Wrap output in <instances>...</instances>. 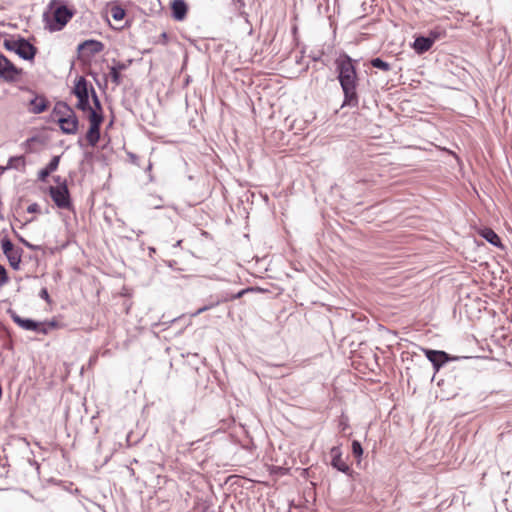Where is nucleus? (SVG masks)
Instances as JSON below:
<instances>
[{
	"mask_svg": "<svg viewBox=\"0 0 512 512\" xmlns=\"http://www.w3.org/2000/svg\"><path fill=\"white\" fill-rule=\"evenodd\" d=\"M338 80L344 94L342 107H358L359 99L357 94L358 75L353 60L348 55L340 56L336 60Z\"/></svg>",
	"mask_w": 512,
	"mask_h": 512,
	"instance_id": "f257e3e1",
	"label": "nucleus"
},
{
	"mask_svg": "<svg viewBox=\"0 0 512 512\" xmlns=\"http://www.w3.org/2000/svg\"><path fill=\"white\" fill-rule=\"evenodd\" d=\"M48 8L52 15L51 18L47 20L50 31L62 30L74 15V11L66 5L60 4L59 0H51Z\"/></svg>",
	"mask_w": 512,
	"mask_h": 512,
	"instance_id": "f03ea898",
	"label": "nucleus"
},
{
	"mask_svg": "<svg viewBox=\"0 0 512 512\" xmlns=\"http://www.w3.org/2000/svg\"><path fill=\"white\" fill-rule=\"evenodd\" d=\"M95 91L91 83H89L84 76L76 78L72 93L77 97L78 101L76 108L85 112L89 108V97Z\"/></svg>",
	"mask_w": 512,
	"mask_h": 512,
	"instance_id": "7ed1b4c3",
	"label": "nucleus"
},
{
	"mask_svg": "<svg viewBox=\"0 0 512 512\" xmlns=\"http://www.w3.org/2000/svg\"><path fill=\"white\" fill-rule=\"evenodd\" d=\"M54 179L58 185L49 187L50 197L58 208L72 210L73 204L66 181L60 182L59 176L55 177Z\"/></svg>",
	"mask_w": 512,
	"mask_h": 512,
	"instance_id": "20e7f679",
	"label": "nucleus"
},
{
	"mask_svg": "<svg viewBox=\"0 0 512 512\" xmlns=\"http://www.w3.org/2000/svg\"><path fill=\"white\" fill-rule=\"evenodd\" d=\"M8 313H9L10 317L12 318V320L18 326H20L22 329L27 330V331H35L37 333L45 335L49 332V330L51 328H55L57 325L56 322H54V321L49 322V323H42V322H37L32 319L22 318L13 310H8Z\"/></svg>",
	"mask_w": 512,
	"mask_h": 512,
	"instance_id": "39448f33",
	"label": "nucleus"
},
{
	"mask_svg": "<svg viewBox=\"0 0 512 512\" xmlns=\"http://www.w3.org/2000/svg\"><path fill=\"white\" fill-rule=\"evenodd\" d=\"M23 70L16 67L5 55L0 54V78L8 83L19 80Z\"/></svg>",
	"mask_w": 512,
	"mask_h": 512,
	"instance_id": "423d86ee",
	"label": "nucleus"
},
{
	"mask_svg": "<svg viewBox=\"0 0 512 512\" xmlns=\"http://www.w3.org/2000/svg\"><path fill=\"white\" fill-rule=\"evenodd\" d=\"M423 352L427 359L432 363L435 372H438L445 363L459 359V357L451 356L442 350L424 348Z\"/></svg>",
	"mask_w": 512,
	"mask_h": 512,
	"instance_id": "0eeeda50",
	"label": "nucleus"
},
{
	"mask_svg": "<svg viewBox=\"0 0 512 512\" xmlns=\"http://www.w3.org/2000/svg\"><path fill=\"white\" fill-rule=\"evenodd\" d=\"M1 248L3 250L4 255L6 256L10 266L14 270H18L21 263V249H15L11 240L7 237H4L1 240Z\"/></svg>",
	"mask_w": 512,
	"mask_h": 512,
	"instance_id": "6e6552de",
	"label": "nucleus"
},
{
	"mask_svg": "<svg viewBox=\"0 0 512 512\" xmlns=\"http://www.w3.org/2000/svg\"><path fill=\"white\" fill-rule=\"evenodd\" d=\"M24 90L28 91L33 95V97L28 101V111L32 114H40L47 110L49 106V101L44 95L35 94L31 89L24 88Z\"/></svg>",
	"mask_w": 512,
	"mask_h": 512,
	"instance_id": "1a4fd4ad",
	"label": "nucleus"
},
{
	"mask_svg": "<svg viewBox=\"0 0 512 512\" xmlns=\"http://www.w3.org/2000/svg\"><path fill=\"white\" fill-rule=\"evenodd\" d=\"M57 122L59 124L61 131L64 134L73 135V134H76L78 131L79 120H78L74 110L67 117L58 118Z\"/></svg>",
	"mask_w": 512,
	"mask_h": 512,
	"instance_id": "9d476101",
	"label": "nucleus"
},
{
	"mask_svg": "<svg viewBox=\"0 0 512 512\" xmlns=\"http://www.w3.org/2000/svg\"><path fill=\"white\" fill-rule=\"evenodd\" d=\"M436 40V36H418L412 45L415 52L419 55L427 52Z\"/></svg>",
	"mask_w": 512,
	"mask_h": 512,
	"instance_id": "9b49d317",
	"label": "nucleus"
},
{
	"mask_svg": "<svg viewBox=\"0 0 512 512\" xmlns=\"http://www.w3.org/2000/svg\"><path fill=\"white\" fill-rule=\"evenodd\" d=\"M78 51H87L90 56L99 54L104 50V44L101 41L89 39L78 45Z\"/></svg>",
	"mask_w": 512,
	"mask_h": 512,
	"instance_id": "f8f14e48",
	"label": "nucleus"
},
{
	"mask_svg": "<svg viewBox=\"0 0 512 512\" xmlns=\"http://www.w3.org/2000/svg\"><path fill=\"white\" fill-rule=\"evenodd\" d=\"M37 51V48L24 38L17 55L23 60L33 61Z\"/></svg>",
	"mask_w": 512,
	"mask_h": 512,
	"instance_id": "ddd939ff",
	"label": "nucleus"
},
{
	"mask_svg": "<svg viewBox=\"0 0 512 512\" xmlns=\"http://www.w3.org/2000/svg\"><path fill=\"white\" fill-rule=\"evenodd\" d=\"M172 17L177 21H182L186 18L188 6L184 0H174L171 3Z\"/></svg>",
	"mask_w": 512,
	"mask_h": 512,
	"instance_id": "4468645a",
	"label": "nucleus"
},
{
	"mask_svg": "<svg viewBox=\"0 0 512 512\" xmlns=\"http://www.w3.org/2000/svg\"><path fill=\"white\" fill-rule=\"evenodd\" d=\"M59 161H60V156H54L52 157V159L50 160V162L48 163V165L41 169L39 172H38V179L40 181H45L46 178L52 173L54 172L57 168H58V165H59Z\"/></svg>",
	"mask_w": 512,
	"mask_h": 512,
	"instance_id": "2eb2a0df",
	"label": "nucleus"
},
{
	"mask_svg": "<svg viewBox=\"0 0 512 512\" xmlns=\"http://www.w3.org/2000/svg\"><path fill=\"white\" fill-rule=\"evenodd\" d=\"M100 129L101 125H90L85 137L91 147H95L99 142Z\"/></svg>",
	"mask_w": 512,
	"mask_h": 512,
	"instance_id": "dca6fc26",
	"label": "nucleus"
},
{
	"mask_svg": "<svg viewBox=\"0 0 512 512\" xmlns=\"http://www.w3.org/2000/svg\"><path fill=\"white\" fill-rule=\"evenodd\" d=\"M480 235L490 244L495 247L501 246L500 237L491 229V228H483L480 231Z\"/></svg>",
	"mask_w": 512,
	"mask_h": 512,
	"instance_id": "f3484780",
	"label": "nucleus"
},
{
	"mask_svg": "<svg viewBox=\"0 0 512 512\" xmlns=\"http://www.w3.org/2000/svg\"><path fill=\"white\" fill-rule=\"evenodd\" d=\"M72 111L73 109L66 102L59 101L54 106L53 114L57 117V119L65 118L70 115Z\"/></svg>",
	"mask_w": 512,
	"mask_h": 512,
	"instance_id": "a211bd4d",
	"label": "nucleus"
},
{
	"mask_svg": "<svg viewBox=\"0 0 512 512\" xmlns=\"http://www.w3.org/2000/svg\"><path fill=\"white\" fill-rule=\"evenodd\" d=\"M23 40H24L23 37H17V38L9 37V38H5L4 41H3V46L8 51L15 52L16 54H18V51L20 49V46H21Z\"/></svg>",
	"mask_w": 512,
	"mask_h": 512,
	"instance_id": "6ab92c4d",
	"label": "nucleus"
},
{
	"mask_svg": "<svg viewBox=\"0 0 512 512\" xmlns=\"http://www.w3.org/2000/svg\"><path fill=\"white\" fill-rule=\"evenodd\" d=\"M85 112H88L90 125H102L104 120L103 112H96L95 110H92V106L90 104L89 108Z\"/></svg>",
	"mask_w": 512,
	"mask_h": 512,
	"instance_id": "aec40b11",
	"label": "nucleus"
},
{
	"mask_svg": "<svg viewBox=\"0 0 512 512\" xmlns=\"http://www.w3.org/2000/svg\"><path fill=\"white\" fill-rule=\"evenodd\" d=\"M25 157L24 156H13L10 157L6 166V169H16L21 170L25 167Z\"/></svg>",
	"mask_w": 512,
	"mask_h": 512,
	"instance_id": "412c9836",
	"label": "nucleus"
},
{
	"mask_svg": "<svg viewBox=\"0 0 512 512\" xmlns=\"http://www.w3.org/2000/svg\"><path fill=\"white\" fill-rule=\"evenodd\" d=\"M227 301H228V298H224V297H223V298H218V299H216L215 301H211V302H210V303H208L207 305H205V306H203V307L199 308L196 312H194V313L192 314V316H198V315L202 314L203 312L208 311V310H210V309H212V308L216 307V306H217V305H219L220 303H222V302H227Z\"/></svg>",
	"mask_w": 512,
	"mask_h": 512,
	"instance_id": "4be33fe9",
	"label": "nucleus"
},
{
	"mask_svg": "<svg viewBox=\"0 0 512 512\" xmlns=\"http://www.w3.org/2000/svg\"><path fill=\"white\" fill-rule=\"evenodd\" d=\"M331 465L336 468L338 471L343 473H348L350 471V467L345 463V461L341 457H336V459H332Z\"/></svg>",
	"mask_w": 512,
	"mask_h": 512,
	"instance_id": "5701e85b",
	"label": "nucleus"
},
{
	"mask_svg": "<svg viewBox=\"0 0 512 512\" xmlns=\"http://www.w3.org/2000/svg\"><path fill=\"white\" fill-rule=\"evenodd\" d=\"M371 65L374 68L380 69L382 71H389L391 69V66L388 62L382 60L381 58H373L371 60Z\"/></svg>",
	"mask_w": 512,
	"mask_h": 512,
	"instance_id": "b1692460",
	"label": "nucleus"
},
{
	"mask_svg": "<svg viewBox=\"0 0 512 512\" xmlns=\"http://www.w3.org/2000/svg\"><path fill=\"white\" fill-rule=\"evenodd\" d=\"M111 16L114 20L120 21L125 17V10L120 6H113L111 8Z\"/></svg>",
	"mask_w": 512,
	"mask_h": 512,
	"instance_id": "393cba45",
	"label": "nucleus"
},
{
	"mask_svg": "<svg viewBox=\"0 0 512 512\" xmlns=\"http://www.w3.org/2000/svg\"><path fill=\"white\" fill-rule=\"evenodd\" d=\"M352 453L356 458H360L363 454L362 445L358 440L352 441Z\"/></svg>",
	"mask_w": 512,
	"mask_h": 512,
	"instance_id": "a878e982",
	"label": "nucleus"
},
{
	"mask_svg": "<svg viewBox=\"0 0 512 512\" xmlns=\"http://www.w3.org/2000/svg\"><path fill=\"white\" fill-rule=\"evenodd\" d=\"M110 77H111L112 82L115 85L121 84V74L117 68H112V67L110 68Z\"/></svg>",
	"mask_w": 512,
	"mask_h": 512,
	"instance_id": "bb28decb",
	"label": "nucleus"
},
{
	"mask_svg": "<svg viewBox=\"0 0 512 512\" xmlns=\"http://www.w3.org/2000/svg\"><path fill=\"white\" fill-rule=\"evenodd\" d=\"M92 102H93V107H92V110H95L96 112H103V108H102V104L98 98V95L96 93V91H93V95H92Z\"/></svg>",
	"mask_w": 512,
	"mask_h": 512,
	"instance_id": "cd10ccee",
	"label": "nucleus"
},
{
	"mask_svg": "<svg viewBox=\"0 0 512 512\" xmlns=\"http://www.w3.org/2000/svg\"><path fill=\"white\" fill-rule=\"evenodd\" d=\"M9 281L7 271L3 265L0 264V287Z\"/></svg>",
	"mask_w": 512,
	"mask_h": 512,
	"instance_id": "c85d7f7f",
	"label": "nucleus"
},
{
	"mask_svg": "<svg viewBox=\"0 0 512 512\" xmlns=\"http://www.w3.org/2000/svg\"><path fill=\"white\" fill-rule=\"evenodd\" d=\"M253 289L251 288H246V289H242L241 291H239L238 293L236 294H233L231 295L230 297H227L228 298V301L230 300H234V299H238V298H241L244 294L252 291Z\"/></svg>",
	"mask_w": 512,
	"mask_h": 512,
	"instance_id": "c756f323",
	"label": "nucleus"
},
{
	"mask_svg": "<svg viewBox=\"0 0 512 512\" xmlns=\"http://www.w3.org/2000/svg\"><path fill=\"white\" fill-rule=\"evenodd\" d=\"M330 454L332 456V459H336V457H341L342 453H341L340 447L339 446L332 447L330 450Z\"/></svg>",
	"mask_w": 512,
	"mask_h": 512,
	"instance_id": "7c9ffc66",
	"label": "nucleus"
},
{
	"mask_svg": "<svg viewBox=\"0 0 512 512\" xmlns=\"http://www.w3.org/2000/svg\"><path fill=\"white\" fill-rule=\"evenodd\" d=\"M232 5L234 6L235 10L241 11L245 7L244 0H233Z\"/></svg>",
	"mask_w": 512,
	"mask_h": 512,
	"instance_id": "2f4dec72",
	"label": "nucleus"
},
{
	"mask_svg": "<svg viewBox=\"0 0 512 512\" xmlns=\"http://www.w3.org/2000/svg\"><path fill=\"white\" fill-rule=\"evenodd\" d=\"M40 211V206L37 203H32L27 207L28 213H37Z\"/></svg>",
	"mask_w": 512,
	"mask_h": 512,
	"instance_id": "473e14b6",
	"label": "nucleus"
},
{
	"mask_svg": "<svg viewBox=\"0 0 512 512\" xmlns=\"http://www.w3.org/2000/svg\"><path fill=\"white\" fill-rule=\"evenodd\" d=\"M39 297L50 303V296L46 288L40 290Z\"/></svg>",
	"mask_w": 512,
	"mask_h": 512,
	"instance_id": "72a5a7b5",
	"label": "nucleus"
},
{
	"mask_svg": "<svg viewBox=\"0 0 512 512\" xmlns=\"http://www.w3.org/2000/svg\"><path fill=\"white\" fill-rule=\"evenodd\" d=\"M21 242L29 249L33 250V251H36V250H39L40 247L39 246H36V245H33L31 243H29L28 241L24 240L23 238L20 239Z\"/></svg>",
	"mask_w": 512,
	"mask_h": 512,
	"instance_id": "f704fd0d",
	"label": "nucleus"
},
{
	"mask_svg": "<svg viewBox=\"0 0 512 512\" xmlns=\"http://www.w3.org/2000/svg\"><path fill=\"white\" fill-rule=\"evenodd\" d=\"M126 67V64L121 62H118L115 66H112V68H117L119 72L126 69Z\"/></svg>",
	"mask_w": 512,
	"mask_h": 512,
	"instance_id": "c9c22d12",
	"label": "nucleus"
},
{
	"mask_svg": "<svg viewBox=\"0 0 512 512\" xmlns=\"http://www.w3.org/2000/svg\"><path fill=\"white\" fill-rule=\"evenodd\" d=\"M160 39H161V42H162L163 44H166V43H167V41H168V35H167V33H166V32L161 33V35H160Z\"/></svg>",
	"mask_w": 512,
	"mask_h": 512,
	"instance_id": "e433bc0d",
	"label": "nucleus"
},
{
	"mask_svg": "<svg viewBox=\"0 0 512 512\" xmlns=\"http://www.w3.org/2000/svg\"><path fill=\"white\" fill-rule=\"evenodd\" d=\"M181 242H182L181 240L177 241L175 246H180Z\"/></svg>",
	"mask_w": 512,
	"mask_h": 512,
	"instance_id": "4c0bfd02",
	"label": "nucleus"
}]
</instances>
